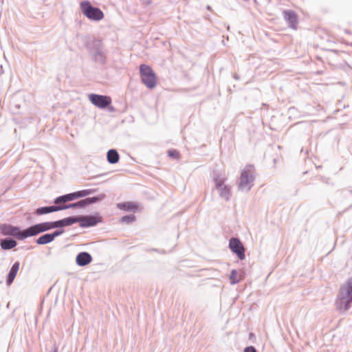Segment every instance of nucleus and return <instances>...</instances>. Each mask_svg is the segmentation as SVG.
<instances>
[{
  "label": "nucleus",
  "instance_id": "obj_23",
  "mask_svg": "<svg viewBox=\"0 0 352 352\" xmlns=\"http://www.w3.org/2000/svg\"><path fill=\"white\" fill-rule=\"evenodd\" d=\"M53 241L50 233H46L39 236L36 240V243L38 245H45Z\"/></svg>",
  "mask_w": 352,
  "mask_h": 352
},
{
  "label": "nucleus",
  "instance_id": "obj_26",
  "mask_svg": "<svg viewBox=\"0 0 352 352\" xmlns=\"http://www.w3.org/2000/svg\"><path fill=\"white\" fill-rule=\"evenodd\" d=\"M214 182L215 183V188L217 189L225 186V185H223V183H224L223 179L220 178V177L219 175H216L215 177H214Z\"/></svg>",
  "mask_w": 352,
  "mask_h": 352
},
{
  "label": "nucleus",
  "instance_id": "obj_19",
  "mask_svg": "<svg viewBox=\"0 0 352 352\" xmlns=\"http://www.w3.org/2000/svg\"><path fill=\"white\" fill-rule=\"evenodd\" d=\"M107 160L109 164H116L119 162L120 160L119 153L116 149H109L107 153Z\"/></svg>",
  "mask_w": 352,
  "mask_h": 352
},
{
  "label": "nucleus",
  "instance_id": "obj_1",
  "mask_svg": "<svg viewBox=\"0 0 352 352\" xmlns=\"http://www.w3.org/2000/svg\"><path fill=\"white\" fill-rule=\"evenodd\" d=\"M352 303V277L342 285L337 296L335 305L336 309L344 312L351 307Z\"/></svg>",
  "mask_w": 352,
  "mask_h": 352
},
{
  "label": "nucleus",
  "instance_id": "obj_17",
  "mask_svg": "<svg viewBox=\"0 0 352 352\" xmlns=\"http://www.w3.org/2000/svg\"><path fill=\"white\" fill-rule=\"evenodd\" d=\"M17 245V242L12 238L7 237L0 239V246L2 250H8L15 248Z\"/></svg>",
  "mask_w": 352,
  "mask_h": 352
},
{
  "label": "nucleus",
  "instance_id": "obj_20",
  "mask_svg": "<svg viewBox=\"0 0 352 352\" xmlns=\"http://www.w3.org/2000/svg\"><path fill=\"white\" fill-rule=\"evenodd\" d=\"M59 206V211L67 210L69 208L75 209V208H85L84 202L82 201V199L72 204H60Z\"/></svg>",
  "mask_w": 352,
  "mask_h": 352
},
{
  "label": "nucleus",
  "instance_id": "obj_27",
  "mask_svg": "<svg viewBox=\"0 0 352 352\" xmlns=\"http://www.w3.org/2000/svg\"><path fill=\"white\" fill-rule=\"evenodd\" d=\"M236 274L237 272L235 270H232L231 271L230 275V280L231 284H236L239 282V280L236 278Z\"/></svg>",
  "mask_w": 352,
  "mask_h": 352
},
{
  "label": "nucleus",
  "instance_id": "obj_21",
  "mask_svg": "<svg viewBox=\"0 0 352 352\" xmlns=\"http://www.w3.org/2000/svg\"><path fill=\"white\" fill-rule=\"evenodd\" d=\"M105 197V195L102 193L100 195H98L97 196L91 197H87L85 199H82V201L84 202L85 207L97 203L98 201H102Z\"/></svg>",
  "mask_w": 352,
  "mask_h": 352
},
{
  "label": "nucleus",
  "instance_id": "obj_10",
  "mask_svg": "<svg viewBox=\"0 0 352 352\" xmlns=\"http://www.w3.org/2000/svg\"><path fill=\"white\" fill-rule=\"evenodd\" d=\"M229 248L240 260L245 258V248L239 239L232 237L229 241Z\"/></svg>",
  "mask_w": 352,
  "mask_h": 352
},
{
  "label": "nucleus",
  "instance_id": "obj_8",
  "mask_svg": "<svg viewBox=\"0 0 352 352\" xmlns=\"http://www.w3.org/2000/svg\"><path fill=\"white\" fill-rule=\"evenodd\" d=\"M0 230L4 236H12L19 240H24L27 237H23L25 230H21L19 227L14 226L10 224H2L0 226Z\"/></svg>",
  "mask_w": 352,
  "mask_h": 352
},
{
  "label": "nucleus",
  "instance_id": "obj_9",
  "mask_svg": "<svg viewBox=\"0 0 352 352\" xmlns=\"http://www.w3.org/2000/svg\"><path fill=\"white\" fill-rule=\"evenodd\" d=\"M91 102L100 109H105L111 103V98L109 96L91 94L89 95Z\"/></svg>",
  "mask_w": 352,
  "mask_h": 352
},
{
  "label": "nucleus",
  "instance_id": "obj_15",
  "mask_svg": "<svg viewBox=\"0 0 352 352\" xmlns=\"http://www.w3.org/2000/svg\"><path fill=\"white\" fill-rule=\"evenodd\" d=\"M19 266H20V263L19 261L15 262L12 265V267L8 272L7 279H6V284L8 285H10L13 283V281L17 274V272L19 270Z\"/></svg>",
  "mask_w": 352,
  "mask_h": 352
},
{
  "label": "nucleus",
  "instance_id": "obj_6",
  "mask_svg": "<svg viewBox=\"0 0 352 352\" xmlns=\"http://www.w3.org/2000/svg\"><path fill=\"white\" fill-rule=\"evenodd\" d=\"M74 222L79 223L81 228H89L96 226L98 223L102 221V218L98 213L89 215L73 216Z\"/></svg>",
  "mask_w": 352,
  "mask_h": 352
},
{
  "label": "nucleus",
  "instance_id": "obj_25",
  "mask_svg": "<svg viewBox=\"0 0 352 352\" xmlns=\"http://www.w3.org/2000/svg\"><path fill=\"white\" fill-rule=\"evenodd\" d=\"M135 216L134 214H128L121 217L120 221L124 223H130L135 221Z\"/></svg>",
  "mask_w": 352,
  "mask_h": 352
},
{
  "label": "nucleus",
  "instance_id": "obj_33",
  "mask_svg": "<svg viewBox=\"0 0 352 352\" xmlns=\"http://www.w3.org/2000/svg\"><path fill=\"white\" fill-rule=\"evenodd\" d=\"M52 352H58V348L56 346H54V350Z\"/></svg>",
  "mask_w": 352,
  "mask_h": 352
},
{
  "label": "nucleus",
  "instance_id": "obj_34",
  "mask_svg": "<svg viewBox=\"0 0 352 352\" xmlns=\"http://www.w3.org/2000/svg\"><path fill=\"white\" fill-rule=\"evenodd\" d=\"M233 77H234L235 79H236V80H238V79H239V76H237V74H234Z\"/></svg>",
  "mask_w": 352,
  "mask_h": 352
},
{
  "label": "nucleus",
  "instance_id": "obj_28",
  "mask_svg": "<svg viewBox=\"0 0 352 352\" xmlns=\"http://www.w3.org/2000/svg\"><path fill=\"white\" fill-rule=\"evenodd\" d=\"M63 232H64L63 229H57L55 231H54L53 232L50 233V234L54 241L56 237L61 235Z\"/></svg>",
  "mask_w": 352,
  "mask_h": 352
},
{
  "label": "nucleus",
  "instance_id": "obj_29",
  "mask_svg": "<svg viewBox=\"0 0 352 352\" xmlns=\"http://www.w3.org/2000/svg\"><path fill=\"white\" fill-rule=\"evenodd\" d=\"M168 155L173 158H177L179 157V152L176 150L168 151Z\"/></svg>",
  "mask_w": 352,
  "mask_h": 352
},
{
  "label": "nucleus",
  "instance_id": "obj_32",
  "mask_svg": "<svg viewBox=\"0 0 352 352\" xmlns=\"http://www.w3.org/2000/svg\"><path fill=\"white\" fill-rule=\"evenodd\" d=\"M206 9H207L208 10H209V11H212V10L211 6H209V5H208V6H206Z\"/></svg>",
  "mask_w": 352,
  "mask_h": 352
},
{
  "label": "nucleus",
  "instance_id": "obj_3",
  "mask_svg": "<svg viewBox=\"0 0 352 352\" xmlns=\"http://www.w3.org/2000/svg\"><path fill=\"white\" fill-rule=\"evenodd\" d=\"M255 179L254 177V167L252 165L248 164L242 170L239 182L238 184V189L240 191L249 192L254 185Z\"/></svg>",
  "mask_w": 352,
  "mask_h": 352
},
{
  "label": "nucleus",
  "instance_id": "obj_31",
  "mask_svg": "<svg viewBox=\"0 0 352 352\" xmlns=\"http://www.w3.org/2000/svg\"><path fill=\"white\" fill-rule=\"evenodd\" d=\"M107 108H108L109 112L115 111V108L113 106H111L110 104L109 105V107H107Z\"/></svg>",
  "mask_w": 352,
  "mask_h": 352
},
{
  "label": "nucleus",
  "instance_id": "obj_2",
  "mask_svg": "<svg viewBox=\"0 0 352 352\" xmlns=\"http://www.w3.org/2000/svg\"><path fill=\"white\" fill-rule=\"evenodd\" d=\"M85 47L93 61L102 65L106 63L107 50L101 40L90 39L86 43Z\"/></svg>",
  "mask_w": 352,
  "mask_h": 352
},
{
  "label": "nucleus",
  "instance_id": "obj_12",
  "mask_svg": "<svg viewBox=\"0 0 352 352\" xmlns=\"http://www.w3.org/2000/svg\"><path fill=\"white\" fill-rule=\"evenodd\" d=\"M74 224V217H68L54 221H51L52 229H62L64 227L70 226Z\"/></svg>",
  "mask_w": 352,
  "mask_h": 352
},
{
  "label": "nucleus",
  "instance_id": "obj_30",
  "mask_svg": "<svg viewBox=\"0 0 352 352\" xmlns=\"http://www.w3.org/2000/svg\"><path fill=\"white\" fill-rule=\"evenodd\" d=\"M244 352H257V351L254 346H249L244 349Z\"/></svg>",
  "mask_w": 352,
  "mask_h": 352
},
{
  "label": "nucleus",
  "instance_id": "obj_13",
  "mask_svg": "<svg viewBox=\"0 0 352 352\" xmlns=\"http://www.w3.org/2000/svg\"><path fill=\"white\" fill-rule=\"evenodd\" d=\"M92 261V256L87 252L78 253L76 257V263L78 266L83 267L87 265Z\"/></svg>",
  "mask_w": 352,
  "mask_h": 352
},
{
  "label": "nucleus",
  "instance_id": "obj_24",
  "mask_svg": "<svg viewBox=\"0 0 352 352\" xmlns=\"http://www.w3.org/2000/svg\"><path fill=\"white\" fill-rule=\"evenodd\" d=\"M96 192V189H85L82 190L76 191V195L78 199L81 197H85L86 196H88L89 195H91Z\"/></svg>",
  "mask_w": 352,
  "mask_h": 352
},
{
  "label": "nucleus",
  "instance_id": "obj_5",
  "mask_svg": "<svg viewBox=\"0 0 352 352\" xmlns=\"http://www.w3.org/2000/svg\"><path fill=\"white\" fill-rule=\"evenodd\" d=\"M140 73L142 82L149 89H153L156 86L157 78L155 72L152 68L142 64L140 66Z\"/></svg>",
  "mask_w": 352,
  "mask_h": 352
},
{
  "label": "nucleus",
  "instance_id": "obj_14",
  "mask_svg": "<svg viewBox=\"0 0 352 352\" xmlns=\"http://www.w3.org/2000/svg\"><path fill=\"white\" fill-rule=\"evenodd\" d=\"M76 192L65 194L59 197H57L54 200V204H67V202L77 199Z\"/></svg>",
  "mask_w": 352,
  "mask_h": 352
},
{
  "label": "nucleus",
  "instance_id": "obj_16",
  "mask_svg": "<svg viewBox=\"0 0 352 352\" xmlns=\"http://www.w3.org/2000/svg\"><path fill=\"white\" fill-rule=\"evenodd\" d=\"M57 211H59V206L54 204V205L52 206H43L36 208L35 214L37 215H43Z\"/></svg>",
  "mask_w": 352,
  "mask_h": 352
},
{
  "label": "nucleus",
  "instance_id": "obj_22",
  "mask_svg": "<svg viewBox=\"0 0 352 352\" xmlns=\"http://www.w3.org/2000/svg\"><path fill=\"white\" fill-rule=\"evenodd\" d=\"M219 191V196L224 199L226 201H229L231 196L230 188L224 186L217 189Z\"/></svg>",
  "mask_w": 352,
  "mask_h": 352
},
{
  "label": "nucleus",
  "instance_id": "obj_18",
  "mask_svg": "<svg viewBox=\"0 0 352 352\" xmlns=\"http://www.w3.org/2000/svg\"><path fill=\"white\" fill-rule=\"evenodd\" d=\"M117 208L124 211L135 212L138 210V205L132 201H126L117 204Z\"/></svg>",
  "mask_w": 352,
  "mask_h": 352
},
{
  "label": "nucleus",
  "instance_id": "obj_7",
  "mask_svg": "<svg viewBox=\"0 0 352 352\" xmlns=\"http://www.w3.org/2000/svg\"><path fill=\"white\" fill-rule=\"evenodd\" d=\"M50 230H52L51 221L36 223L25 229L23 237L34 236Z\"/></svg>",
  "mask_w": 352,
  "mask_h": 352
},
{
  "label": "nucleus",
  "instance_id": "obj_4",
  "mask_svg": "<svg viewBox=\"0 0 352 352\" xmlns=\"http://www.w3.org/2000/svg\"><path fill=\"white\" fill-rule=\"evenodd\" d=\"M80 7L82 13L90 20L98 21L104 18L103 12L99 8L93 6L88 0L80 2Z\"/></svg>",
  "mask_w": 352,
  "mask_h": 352
},
{
  "label": "nucleus",
  "instance_id": "obj_11",
  "mask_svg": "<svg viewBox=\"0 0 352 352\" xmlns=\"http://www.w3.org/2000/svg\"><path fill=\"white\" fill-rule=\"evenodd\" d=\"M283 18L288 23L289 27L296 30L298 25V16L296 13L291 10H284Z\"/></svg>",
  "mask_w": 352,
  "mask_h": 352
}]
</instances>
